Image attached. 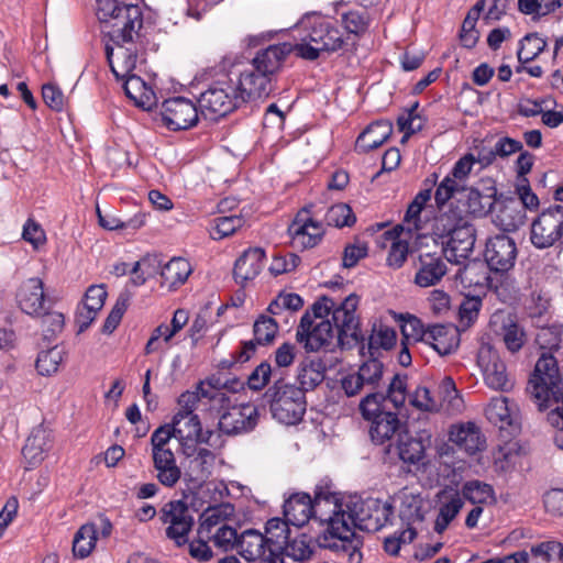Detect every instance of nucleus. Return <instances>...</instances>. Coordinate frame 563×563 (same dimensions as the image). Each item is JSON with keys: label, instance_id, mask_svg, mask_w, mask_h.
Wrapping results in <instances>:
<instances>
[{"label": "nucleus", "instance_id": "28", "mask_svg": "<svg viewBox=\"0 0 563 563\" xmlns=\"http://www.w3.org/2000/svg\"><path fill=\"white\" fill-rule=\"evenodd\" d=\"M496 216L495 223L507 232L518 230L526 221V211L521 202L516 198L495 200Z\"/></svg>", "mask_w": 563, "mask_h": 563}, {"label": "nucleus", "instance_id": "40", "mask_svg": "<svg viewBox=\"0 0 563 563\" xmlns=\"http://www.w3.org/2000/svg\"><path fill=\"white\" fill-rule=\"evenodd\" d=\"M53 448L52 430L44 426L34 428L22 448L23 457H38L48 454Z\"/></svg>", "mask_w": 563, "mask_h": 563}, {"label": "nucleus", "instance_id": "25", "mask_svg": "<svg viewBox=\"0 0 563 563\" xmlns=\"http://www.w3.org/2000/svg\"><path fill=\"white\" fill-rule=\"evenodd\" d=\"M273 79L263 71H257L254 67L251 70L241 73L239 79L234 81L243 97V103L250 98H265L273 91Z\"/></svg>", "mask_w": 563, "mask_h": 563}, {"label": "nucleus", "instance_id": "53", "mask_svg": "<svg viewBox=\"0 0 563 563\" xmlns=\"http://www.w3.org/2000/svg\"><path fill=\"white\" fill-rule=\"evenodd\" d=\"M463 496L471 504H485L488 499L494 498L495 492L492 485L474 479L463 485Z\"/></svg>", "mask_w": 563, "mask_h": 563}, {"label": "nucleus", "instance_id": "52", "mask_svg": "<svg viewBox=\"0 0 563 563\" xmlns=\"http://www.w3.org/2000/svg\"><path fill=\"white\" fill-rule=\"evenodd\" d=\"M466 188H463L462 185L455 183V180L445 176L437 186L434 192V201L437 208L439 209V213L446 211L444 209L451 199L455 197V195H463Z\"/></svg>", "mask_w": 563, "mask_h": 563}, {"label": "nucleus", "instance_id": "57", "mask_svg": "<svg viewBox=\"0 0 563 563\" xmlns=\"http://www.w3.org/2000/svg\"><path fill=\"white\" fill-rule=\"evenodd\" d=\"M213 222L214 239H223L230 236L246 224V220L241 213L221 216L216 218Z\"/></svg>", "mask_w": 563, "mask_h": 563}, {"label": "nucleus", "instance_id": "31", "mask_svg": "<svg viewBox=\"0 0 563 563\" xmlns=\"http://www.w3.org/2000/svg\"><path fill=\"white\" fill-rule=\"evenodd\" d=\"M153 448L152 457H175L183 455V442L176 437L174 429L165 423L159 426L151 435Z\"/></svg>", "mask_w": 563, "mask_h": 563}, {"label": "nucleus", "instance_id": "54", "mask_svg": "<svg viewBox=\"0 0 563 563\" xmlns=\"http://www.w3.org/2000/svg\"><path fill=\"white\" fill-rule=\"evenodd\" d=\"M344 29L355 35L365 33L369 26V14L366 9L350 10L341 14Z\"/></svg>", "mask_w": 563, "mask_h": 563}, {"label": "nucleus", "instance_id": "8", "mask_svg": "<svg viewBox=\"0 0 563 563\" xmlns=\"http://www.w3.org/2000/svg\"><path fill=\"white\" fill-rule=\"evenodd\" d=\"M200 113L210 120H217L239 108L243 97L231 78L216 81L198 99Z\"/></svg>", "mask_w": 563, "mask_h": 563}, {"label": "nucleus", "instance_id": "6", "mask_svg": "<svg viewBox=\"0 0 563 563\" xmlns=\"http://www.w3.org/2000/svg\"><path fill=\"white\" fill-rule=\"evenodd\" d=\"M358 301L360 298L355 294L349 295L339 305L332 298L323 296L312 305L311 317L314 321H320L331 316L338 332V344L344 346L350 344V340L355 342L360 340L358 319L355 314Z\"/></svg>", "mask_w": 563, "mask_h": 563}, {"label": "nucleus", "instance_id": "56", "mask_svg": "<svg viewBox=\"0 0 563 563\" xmlns=\"http://www.w3.org/2000/svg\"><path fill=\"white\" fill-rule=\"evenodd\" d=\"M64 352L58 346L42 351L36 360V369L41 375L49 376L58 371Z\"/></svg>", "mask_w": 563, "mask_h": 563}, {"label": "nucleus", "instance_id": "17", "mask_svg": "<svg viewBox=\"0 0 563 563\" xmlns=\"http://www.w3.org/2000/svg\"><path fill=\"white\" fill-rule=\"evenodd\" d=\"M478 364L482 367L484 382L488 388L504 393L512 389L515 382L507 372L505 362L490 347L479 351Z\"/></svg>", "mask_w": 563, "mask_h": 563}, {"label": "nucleus", "instance_id": "5", "mask_svg": "<svg viewBox=\"0 0 563 563\" xmlns=\"http://www.w3.org/2000/svg\"><path fill=\"white\" fill-rule=\"evenodd\" d=\"M183 442L185 457H216L224 442L218 431L202 432L200 419L197 415L175 413L168 423Z\"/></svg>", "mask_w": 563, "mask_h": 563}, {"label": "nucleus", "instance_id": "62", "mask_svg": "<svg viewBox=\"0 0 563 563\" xmlns=\"http://www.w3.org/2000/svg\"><path fill=\"white\" fill-rule=\"evenodd\" d=\"M482 299L478 296L465 297L460 305L459 317L462 330L470 328L478 318Z\"/></svg>", "mask_w": 563, "mask_h": 563}, {"label": "nucleus", "instance_id": "38", "mask_svg": "<svg viewBox=\"0 0 563 563\" xmlns=\"http://www.w3.org/2000/svg\"><path fill=\"white\" fill-rule=\"evenodd\" d=\"M289 526L291 523L286 518L275 517L267 520L264 537L268 549L277 550L279 553L287 550L291 534Z\"/></svg>", "mask_w": 563, "mask_h": 563}, {"label": "nucleus", "instance_id": "13", "mask_svg": "<svg viewBox=\"0 0 563 563\" xmlns=\"http://www.w3.org/2000/svg\"><path fill=\"white\" fill-rule=\"evenodd\" d=\"M296 339L303 343L307 351L317 352L331 346L334 340L338 342V332L335 324L330 319L314 322L311 313L307 311L301 317Z\"/></svg>", "mask_w": 563, "mask_h": 563}, {"label": "nucleus", "instance_id": "29", "mask_svg": "<svg viewBox=\"0 0 563 563\" xmlns=\"http://www.w3.org/2000/svg\"><path fill=\"white\" fill-rule=\"evenodd\" d=\"M371 422L369 434L375 444L395 443L397 433L406 430L401 428L398 415L393 411L383 412Z\"/></svg>", "mask_w": 563, "mask_h": 563}, {"label": "nucleus", "instance_id": "14", "mask_svg": "<svg viewBox=\"0 0 563 563\" xmlns=\"http://www.w3.org/2000/svg\"><path fill=\"white\" fill-rule=\"evenodd\" d=\"M161 115L164 125L172 131L187 130L199 120L196 104L185 97L165 100L161 107Z\"/></svg>", "mask_w": 563, "mask_h": 563}, {"label": "nucleus", "instance_id": "46", "mask_svg": "<svg viewBox=\"0 0 563 563\" xmlns=\"http://www.w3.org/2000/svg\"><path fill=\"white\" fill-rule=\"evenodd\" d=\"M97 529L95 523L82 525L75 533L73 553L76 558H87L96 545Z\"/></svg>", "mask_w": 563, "mask_h": 563}, {"label": "nucleus", "instance_id": "10", "mask_svg": "<svg viewBox=\"0 0 563 563\" xmlns=\"http://www.w3.org/2000/svg\"><path fill=\"white\" fill-rule=\"evenodd\" d=\"M407 375L395 374L387 384L386 393L380 390L365 391L358 408L362 417L372 421L378 415L387 412L385 402L389 401L396 409L402 407L407 399Z\"/></svg>", "mask_w": 563, "mask_h": 563}, {"label": "nucleus", "instance_id": "63", "mask_svg": "<svg viewBox=\"0 0 563 563\" xmlns=\"http://www.w3.org/2000/svg\"><path fill=\"white\" fill-rule=\"evenodd\" d=\"M153 462L159 483L173 487L181 475L180 468L176 465V460H153Z\"/></svg>", "mask_w": 563, "mask_h": 563}, {"label": "nucleus", "instance_id": "45", "mask_svg": "<svg viewBox=\"0 0 563 563\" xmlns=\"http://www.w3.org/2000/svg\"><path fill=\"white\" fill-rule=\"evenodd\" d=\"M423 498L420 495L405 494L400 508L399 518L406 526H412L416 522H422L424 520Z\"/></svg>", "mask_w": 563, "mask_h": 563}, {"label": "nucleus", "instance_id": "60", "mask_svg": "<svg viewBox=\"0 0 563 563\" xmlns=\"http://www.w3.org/2000/svg\"><path fill=\"white\" fill-rule=\"evenodd\" d=\"M466 197V206L467 209H461L466 217L467 214L483 216L488 210L492 209L495 200L492 199L490 196H484L477 189H468L467 194L464 195Z\"/></svg>", "mask_w": 563, "mask_h": 563}, {"label": "nucleus", "instance_id": "2", "mask_svg": "<svg viewBox=\"0 0 563 563\" xmlns=\"http://www.w3.org/2000/svg\"><path fill=\"white\" fill-rule=\"evenodd\" d=\"M101 32L113 44L141 43L145 36L144 15L136 3L96 0Z\"/></svg>", "mask_w": 563, "mask_h": 563}, {"label": "nucleus", "instance_id": "55", "mask_svg": "<svg viewBox=\"0 0 563 563\" xmlns=\"http://www.w3.org/2000/svg\"><path fill=\"white\" fill-rule=\"evenodd\" d=\"M562 329L558 325L540 327L536 334V343L540 350L553 354L560 349Z\"/></svg>", "mask_w": 563, "mask_h": 563}, {"label": "nucleus", "instance_id": "12", "mask_svg": "<svg viewBox=\"0 0 563 563\" xmlns=\"http://www.w3.org/2000/svg\"><path fill=\"white\" fill-rule=\"evenodd\" d=\"M563 238V207L554 205L543 210L531 224V243L537 249L554 246Z\"/></svg>", "mask_w": 563, "mask_h": 563}, {"label": "nucleus", "instance_id": "11", "mask_svg": "<svg viewBox=\"0 0 563 563\" xmlns=\"http://www.w3.org/2000/svg\"><path fill=\"white\" fill-rule=\"evenodd\" d=\"M385 366L374 355L364 361L356 371L341 378V388L347 397H354L363 391L379 390L385 384Z\"/></svg>", "mask_w": 563, "mask_h": 563}, {"label": "nucleus", "instance_id": "23", "mask_svg": "<svg viewBox=\"0 0 563 563\" xmlns=\"http://www.w3.org/2000/svg\"><path fill=\"white\" fill-rule=\"evenodd\" d=\"M450 441L468 455L481 453L486 448V438L474 422L453 426Z\"/></svg>", "mask_w": 563, "mask_h": 563}, {"label": "nucleus", "instance_id": "9", "mask_svg": "<svg viewBox=\"0 0 563 563\" xmlns=\"http://www.w3.org/2000/svg\"><path fill=\"white\" fill-rule=\"evenodd\" d=\"M563 385L558 367V360L553 354L542 352L537 361L532 378L528 384V391L537 400L540 409H548L550 396L559 393Z\"/></svg>", "mask_w": 563, "mask_h": 563}, {"label": "nucleus", "instance_id": "50", "mask_svg": "<svg viewBox=\"0 0 563 563\" xmlns=\"http://www.w3.org/2000/svg\"><path fill=\"white\" fill-rule=\"evenodd\" d=\"M199 389L201 390L202 398L208 400L210 410L221 415L223 411L228 410V407L232 406L227 393L213 385L211 380L207 384L200 382Z\"/></svg>", "mask_w": 563, "mask_h": 563}, {"label": "nucleus", "instance_id": "4", "mask_svg": "<svg viewBox=\"0 0 563 563\" xmlns=\"http://www.w3.org/2000/svg\"><path fill=\"white\" fill-rule=\"evenodd\" d=\"M300 31V43L294 45L297 56L316 60L321 53H332L342 48L343 33L336 22L317 12L306 13L296 25Z\"/></svg>", "mask_w": 563, "mask_h": 563}, {"label": "nucleus", "instance_id": "44", "mask_svg": "<svg viewBox=\"0 0 563 563\" xmlns=\"http://www.w3.org/2000/svg\"><path fill=\"white\" fill-rule=\"evenodd\" d=\"M332 487V482L329 478H323L316 485L313 492L314 496L312 498V501L314 503L318 509H321L320 507L322 503L331 507L329 511L325 512V516H329L332 510H342L344 507L341 494L334 492Z\"/></svg>", "mask_w": 563, "mask_h": 563}, {"label": "nucleus", "instance_id": "24", "mask_svg": "<svg viewBox=\"0 0 563 563\" xmlns=\"http://www.w3.org/2000/svg\"><path fill=\"white\" fill-rule=\"evenodd\" d=\"M294 51L290 43L273 44L256 53L252 60L257 71H263L272 78L279 71L286 57Z\"/></svg>", "mask_w": 563, "mask_h": 563}, {"label": "nucleus", "instance_id": "16", "mask_svg": "<svg viewBox=\"0 0 563 563\" xmlns=\"http://www.w3.org/2000/svg\"><path fill=\"white\" fill-rule=\"evenodd\" d=\"M161 520L170 525L166 528L167 538L175 541L177 547L188 542L187 534L194 526V518L188 514V506L183 500H172L161 511Z\"/></svg>", "mask_w": 563, "mask_h": 563}, {"label": "nucleus", "instance_id": "48", "mask_svg": "<svg viewBox=\"0 0 563 563\" xmlns=\"http://www.w3.org/2000/svg\"><path fill=\"white\" fill-rule=\"evenodd\" d=\"M318 529L319 531L314 536L301 533L299 537H296L294 539L290 538L289 543L287 545V550L284 551V555H287L298 562L308 560L312 554L310 543L313 540L318 543L317 539L323 530V528Z\"/></svg>", "mask_w": 563, "mask_h": 563}, {"label": "nucleus", "instance_id": "41", "mask_svg": "<svg viewBox=\"0 0 563 563\" xmlns=\"http://www.w3.org/2000/svg\"><path fill=\"white\" fill-rule=\"evenodd\" d=\"M238 549L246 561H256L266 553L265 537L256 529H247L240 536Z\"/></svg>", "mask_w": 563, "mask_h": 563}, {"label": "nucleus", "instance_id": "33", "mask_svg": "<svg viewBox=\"0 0 563 563\" xmlns=\"http://www.w3.org/2000/svg\"><path fill=\"white\" fill-rule=\"evenodd\" d=\"M121 80L123 81L125 96L133 101L136 107L150 111L156 106L157 97L155 91L140 76L134 74Z\"/></svg>", "mask_w": 563, "mask_h": 563}, {"label": "nucleus", "instance_id": "34", "mask_svg": "<svg viewBox=\"0 0 563 563\" xmlns=\"http://www.w3.org/2000/svg\"><path fill=\"white\" fill-rule=\"evenodd\" d=\"M424 343L432 346L439 355L451 354L459 345L457 331L445 324H433L427 328Z\"/></svg>", "mask_w": 563, "mask_h": 563}, {"label": "nucleus", "instance_id": "26", "mask_svg": "<svg viewBox=\"0 0 563 563\" xmlns=\"http://www.w3.org/2000/svg\"><path fill=\"white\" fill-rule=\"evenodd\" d=\"M431 445V437L421 433L412 437L407 430L397 433L395 443L386 446V453L397 457H423L427 449Z\"/></svg>", "mask_w": 563, "mask_h": 563}, {"label": "nucleus", "instance_id": "49", "mask_svg": "<svg viewBox=\"0 0 563 563\" xmlns=\"http://www.w3.org/2000/svg\"><path fill=\"white\" fill-rule=\"evenodd\" d=\"M464 505L459 492H454L448 503L441 505L438 517L434 522V531L443 533L451 521L457 516Z\"/></svg>", "mask_w": 563, "mask_h": 563}, {"label": "nucleus", "instance_id": "39", "mask_svg": "<svg viewBox=\"0 0 563 563\" xmlns=\"http://www.w3.org/2000/svg\"><path fill=\"white\" fill-rule=\"evenodd\" d=\"M191 272V265L187 260L174 257L161 268L162 284L168 289H176L187 280Z\"/></svg>", "mask_w": 563, "mask_h": 563}, {"label": "nucleus", "instance_id": "35", "mask_svg": "<svg viewBox=\"0 0 563 563\" xmlns=\"http://www.w3.org/2000/svg\"><path fill=\"white\" fill-rule=\"evenodd\" d=\"M393 125L379 120L369 124L357 137L355 148L360 153H368L382 146L390 136Z\"/></svg>", "mask_w": 563, "mask_h": 563}, {"label": "nucleus", "instance_id": "21", "mask_svg": "<svg viewBox=\"0 0 563 563\" xmlns=\"http://www.w3.org/2000/svg\"><path fill=\"white\" fill-rule=\"evenodd\" d=\"M485 261L492 271L505 273L514 267L517 257V246L510 236L497 234L486 242Z\"/></svg>", "mask_w": 563, "mask_h": 563}, {"label": "nucleus", "instance_id": "59", "mask_svg": "<svg viewBox=\"0 0 563 563\" xmlns=\"http://www.w3.org/2000/svg\"><path fill=\"white\" fill-rule=\"evenodd\" d=\"M253 332L256 343L267 345L274 341L278 332V324L272 317L261 316L254 322Z\"/></svg>", "mask_w": 563, "mask_h": 563}, {"label": "nucleus", "instance_id": "20", "mask_svg": "<svg viewBox=\"0 0 563 563\" xmlns=\"http://www.w3.org/2000/svg\"><path fill=\"white\" fill-rule=\"evenodd\" d=\"M258 421V411L254 405L242 404L228 407L219 417V433L239 434L255 428Z\"/></svg>", "mask_w": 563, "mask_h": 563}, {"label": "nucleus", "instance_id": "51", "mask_svg": "<svg viewBox=\"0 0 563 563\" xmlns=\"http://www.w3.org/2000/svg\"><path fill=\"white\" fill-rule=\"evenodd\" d=\"M547 47V42L538 33L527 34L520 41L517 58L520 64H527L537 58Z\"/></svg>", "mask_w": 563, "mask_h": 563}, {"label": "nucleus", "instance_id": "32", "mask_svg": "<svg viewBox=\"0 0 563 563\" xmlns=\"http://www.w3.org/2000/svg\"><path fill=\"white\" fill-rule=\"evenodd\" d=\"M487 419L501 431L509 428L510 432L519 429L517 423V411L515 407L509 406L506 397H494L485 409Z\"/></svg>", "mask_w": 563, "mask_h": 563}, {"label": "nucleus", "instance_id": "58", "mask_svg": "<svg viewBox=\"0 0 563 563\" xmlns=\"http://www.w3.org/2000/svg\"><path fill=\"white\" fill-rule=\"evenodd\" d=\"M355 220L352 209L345 203L333 205L324 214L327 225L335 228L350 227Z\"/></svg>", "mask_w": 563, "mask_h": 563}, {"label": "nucleus", "instance_id": "42", "mask_svg": "<svg viewBox=\"0 0 563 563\" xmlns=\"http://www.w3.org/2000/svg\"><path fill=\"white\" fill-rule=\"evenodd\" d=\"M234 514V506L230 503H221L209 506L200 515V525L198 534H209L221 521L230 518Z\"/></svg>", "mask_w": 563, "mask_h": 563}, {"label": "nucleus", "instance_id": "3", "mask_svg": "<svg viewBox=\"0 0 563 563\" xmlns=\"http://www.w3.org/2000/svg\"><path fill=\"white\" fill-rule=\"evenodd\" d=\"M433 235L440 241L445 258L454 264H463L472 254L476 231L468 217L459 207L448 206L433 222Z\"/></svg>", "mask_w": 563, "mask_h": 563}, {"label": "nucleus", "instance_id": "36", "mask_svg": "<svg viewBox=\"0 0 563 563\" xmlns=\"http://www.w3.org/2000/svg\"><path fill=\"white\" fill-rule=\"evenodd\" d=\"M400 473L406 475L411 474L418 477L419 473H426L431 468L438 471L437 483H440V478H449L451 475L455 477V463L449 464L442 460H400Z\"/></svg>", "mask_w": 563, "mask_h": 563}, {"label": "nucleus", "instance_id": "37", "mask_svg": "<svg viewBox=\"0 0 563 563\" xmlns=\"http://www.w3.org/2000/svg\"><path fill=\"white\" fill-rule=\"evenodd\" d=\"M499 318H501V321L496 334L510 353H517L526 343V332L514 316L507 314Z\"/></svg>", "mask_w": 563, "mask_h": 563}, {"label": "nucleus", "instance_id": "18", "mask_svg": "<svg viewBox=\"0 0 563 563\" xmlns=\"http://www.w3.org/2000/svg\"><path fill=\"white\" fill-rule=\"evenodd\" d=\"M143 45L144 41L125 44H113L110 41L106 43V56L111 71L118 80L134 75L139 52Z\"/></svg>", "mask_w": 563, "mask_h": 563}, {"label": "nucleus", "instance_id": "64", "mask_svg": "<svg viewBox=\"0 0 563 563\" xmlns=\"http://www.w3.org/2000/svg\"><path fill=\"white\" fill-rule=\"evenodd\" d=\"M401 333L404 336V341L409 343L412 342H423L427 338V329H424L420 319L415 316L408 314L407 317L401 318Z\"/></svg>", "mask_w": 563, "mask_h": 563}, {"label": "nucleus", "instance_id": "22", "mask_svg": "<svg viewBox=\"0 0 563 563\" xmlns=\"http://www.w3.org/2000/svg\"><path fill=\"white\" fill-rule=\"evenodd\" d=\"M16 302L26 314H41L47 302L42 279L32 277L24 280L18 288Z\"/></svg>", "mask_w": 563, "mask_h": 563}, {"label": "nucleus", "instance_id": "30", "mask_svg": "<svg viewBox=\"0 0 563 563\" xmlns=\"http://www.w3.org/2000/svg\"><path fill=\"white\" fill-rule=\"evenodd\" d=\"M446 274V264L441 256L431 253L420 254L415 283L420 287H430Z\"/></svg>", "mask_w": 563, "mask_h": 563}, {"label": "nucleus", "instance_id": "43", "mask_svg": "<svg viewBox=\"0 0 563 563\" xmlns=\"http://www.w3.org/2000/svg\"><path fill=\"white\" fill-rule=\"evenodd\" d=\"M324 379V367L320 361L302 362L298 367L297 380L305 394L312 390Z\"/></svg>", "mask_w": 563, "mask_h": 563}, {"label": "nucleus", "instance_id": "61", "mask_svg": "<svg viewBox=\"0 0 563 563\" xmlns=\"http://www.w3.org/2000/svg\"><path fill=\"white\" fill-rule=\"evenodd\" d=\"M130 300L131 294L128 290H124L119 295L113 308L111 309L110 313L108 314L103 323L102 331L104 333L110 334L118 328L124 312L129 307Z\"/></svg>", "mask_w": 563, "mask_h": 563}, {"label": "nucleus", "instance_id": "1", "mask_svg": "<svg viewBox=\"0 0 563 563\" xmlns=\"http://www.w3.org/2000/svg\"><path fill=\"white\" fill-rule=\"evenodd\" d=\"M394 516V506L378 498L353 496L342 510H332L329 516L321 515L323 528L317 541L318 545L333 552L347 554L350 563H362L364 538L355 532L377 531L385 527Z\"/></svg>", "mask_w": 563, "mask_h": 563}, {"label": "nucleus", "instance_id": "7", "mask_svg": "<svg viewBox=\"0 0 563 563\" xmlns=\"http://www.w3.org/2000/svg\"><path fill=\"white\" fill-rule=\"evenodd\" d=\"M264 396L269 402L273 418L278 422L294 426L302 420L307 406L302 389L280 378L266 390Z\"/></svg>", "mask_w": 563, "mask_h": 563}, {"label": "nucleus", "instance_id": "47", "mask_svg": "<svg viewBox=\"0 0 563 563\" xmlns=\"http://www.w3.org/2000/svg\"><path fill=\"white\" fill-rule=\"evenodd\" d=\"M397 341L396 331L386 324H374L367 342V351L371 356L379 349L389 350Z\"/></svg>", "mask_w": 563, "mask_h": 563}, {"label": "nucleus", "instance_id": "19", "mask_svg": "<svg viewBox=\"0 0 563 563\" xmlns=\"http://www.w3.org/2000/svg\"><path fill=\"white\" fill-rule=\"evenodd\" d=\"M283 508L284 518H286L291 526L301 528L312 520L318 528H322L319 521L321 515L325 516V512L317 508L312 501V497L308 493L292 494L285 500Z\"/></svg>", "mask_w": 563, "mask_h": 563}, {"label": "nucleus", "instance_id": "15", "mask_svg": "<svg viewBox=\"0 0 563 563\" xmlns=\"http://www.w3.org/2000/svg\"><path fill=\"white\" fill-rule=\"evenodd\" d=\"M325 233L324 224L313 219L306 208L300 210L290 225L288 234L294 247L311 249L318 245Z\"/></svg>", "mask_w": 563, "mask_h": 563}, {"label": "nucleus", "instance_id": "27", "mask_svg": "<svg viewBox=\"0 0 563 563\" xmlns=\"http://www.w3.org/2000/svg\"><path fill=\"white\" fill-rule=\"evenodd\" d=\"M265 251L262 247H250L235 261L233 276L238 284L244 286L253 280L263 269Z\"/></svg>", "mask_w": 563, "mask_h": 563}]
</instances>
